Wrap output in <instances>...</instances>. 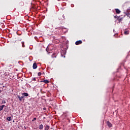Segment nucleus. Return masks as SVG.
<instances>
[{
    "mask_svg": "<svg viewBox=\"0 0 130 130\" xmlns=\"http://www.w3.org/2000/svg\"><path fill=\"white\" fill-rule=\"evenodd\" d=\"M83 43V42H82L81 40L77 41L75 42L76 45H80V44H82Z\"/></svg>",
    "mask_w": 130,
    "mask_h": 130,
    "instance_id": "f257e3e1",
    "label": "nucleus"
},
{
    "mask_svg": "<svg viewBox=\"0 0 130 130\" xmlns=\"http://www.w3.org/2000/svg\"><path fill=\"white\" fill-rule=\"evenodd\" d=\"M107 124L109 127H112V124L109 121H107Z\"/></svg>",
    "mask_w": 130,
    "mask_h": 130,
    "instance_id": "f03ea898",
    "label": "nucleus"
},
{
    "mask_svg": "<svg viewBox=\"0 0 130 130\" xmlns=\"http://www.w3.org/2000/svg\"><path fill=\"white\" fill-rule=\"evenodd\" d=\"M32 68L34 70L37 69V64L36 63V62L34 63Z\"/></svg>",
    "mask_w": 130,
    "mask_h": 130,
    "instance_id": "7ed1b4c3",
    "label": "nucleus"
},
{
    "mask_svg": "<svg viewBox=\"0 0 130 130\" xmlns=\"http://www.w3.org/2000/svg\"><path fill=\"white\" fill-rule=\"evenodd\" d=\"M22 96H25V97H28L29 96V94L27 92H23L22 93Z\"/></svg>",
    "mask_w": 130,
    "mask_h": 130,
    "instance_id": "20e7f679",
    "label": "nucleus"
},
{
    "mask_svg": "<svg viewBox=\"0 0 130 130\" xmlns=\"http://www.w3.org/2000/svg\"><path fill=\"white\" fill-rule=\"evenodd\" d=\"M41 83H45L46 84H48V83H49V81L47 80H44L43 81H41Z\"/></svg>",
    "mask_w": 130,
    "mask_h": 130,
    "instance_id": "39448f33",
    "label": "nucleus"
},
{
    "mask_svg": "<svg viewBox=\"0 0 130 130\" xmlns=\"http://www.w3.org/2000/svg\"><path fill=\"white\" fill-rule=\"evenodd\" d=\"M115 11H116V13L117 14H120V10H119V9H115Z\"/></svg>",
    "mask_w": 130,
    "mask_h": 130,
    "instance_id": "423d86ee",
    "label": "nucleus"
},
{
    "mask_svg": "<svg viewBox=\"0 0 130 130\" xmlns=\"http://www.w3.org/2000/svg\"><path fill=\"white\" fill-rule=\"evenodd\" d=\"M5 106H6L5 105H3L2 106H0V111H2V110H3V109H4V108Z\"/></svg>",
    "mask_w": 130,
    "mask_h": 130,
    "instance_id": "0eeeda50",
    "label": "nucleus"
},
{
    "mask_svg": "<svg viewBox=\"0 0 130 130\" xmlns=\"http://www.w3.org/2000/svg\"><path fill=\"white\" fill-rule=\"evenodd\" d=\"M39 129H43V124H41L39 126Z\"/></svg>",
    "mask_w": 130,
    "mask_h": 130,
    "instance_id": "6e6552de",
    "label": "nucleus"
},
{
    "mask_svg": "<svg viewBox=\"0 0 130 130\" xmlns=\"http://www.w3.org/2000/svg\"><path fill=\"white\" fill-rule=\"evenodd\" d=\"M129 34V32L128 30L125 31L124 32V34H125V35H128Z\"/></svg>",
    "mask_w": 130,
    "mask_h": 130,
    "instance_id": "1a4fd4ad",
    "label": "nucleus"
},
{
    "mask_svg": "<svg viewBox=\"0 0 130 130\" xmlns=\"http://www.w3.org/2000/svg\"><path fill=\"white\" fill-rule=\"evenodd\" d=\"M7 120H8V121H11V120H12V117H7Z\"/></svg>",
    "mask_w": 130,
    "mask_h": 130,
    "instance_id": "9d476101",
    "label": "nucleus"
},
{
    "mask_svg": "<svg viewBox=\"0 0 130 130\" xmlns=\"http://www.w3.org/2000/svg\"><path fill=\"white\" fill-rule=\"evenodd\" d=\"M52 58H54L55 57H56V55L55 54V53H53V54L52 55Z\"/></svg>",
    "mask_w": 130,
    "mask_h": 130,
    "instance_id": "9b49d317",
    "label": "nucleus"
},
{
    "mask_svg": "<svg viewBox=\"0 0 130 130\" xmlns=\"http://www.w3.org/2000/svg\"><path fill=\"white\" fill-rule=\"evenodd\" d=\"M17 98L19 99V101H22V99L20 95H17Z\"/></svg>",
    "mask_w": 130,
    "mask_h": 130,
    "instance_id": "f8f14e48",
    "label": "nucleus"
},
{
    "mask_svg": "<svg viewBox=\"0 0 130 130\" xmlns=\"http://www.w3.org/2000/svg\"><path fill=\"white\" fill-rule=\"evenodd\" d=\"M49 129V126L46 125L45 128V130H48Z\"/></svg>",
    "mask_w": 130,
    "mask_h": 130,
    "instance_id": "ddd939ff",
    "label": "nucleus"
},
{
    "mask_svg": "<svg viewBox=\"0 0 130 130\" xmlns=\"http://www.w3.org/2000/svg\"><path fill=\"white\" fill-rule=\"evenodd\" d=\"M126 16H127V17H129V18H130V14H129V13L127 12L126 14Z\"/></svg>",
    "mask_w": 130,
    "mask_h": 130,
    "instance_id": "4468645a",
    "label": "nucleus"
},
{
    "mask_svg": "<svg viewBox=\"0 0 130 130\" xmlns=\"http://www.w3.org/2000/svg\"><path fill=\"white\" fill-rule=\"evenodd\" d=\"M21 43L22 44V47H25V43L24 42H22Z\"/></svg>",
    "mask_w": 130,
    "mask_h": 130,
    "instance_id": "2eb2a0df",
    "label": "nucleus"
},
{
    "mask_svg": "<svg viewBox=\"0 0 130 130\" xmlns=\"http://www.w3.org/2000/svg\"><path fill=\"white\" fill-rule=\"evenodd\" d=\"M6 103L7 102H6V101L5 100L2 101V104H6Z\"/></svg>",
    "mask_w": 130,
    "mask_h": 130,
    "instance_id": "dca6fc26",
    "label": "nucleus"
},
{
    "mask_svg": "<svg viewBox=\"0 0 130 130\" xmlns=\"http://www.w3.org/2000/svg\"><path fill=\"white\" fill-rule=\"evenodd\" d=\"M41 75H42L41 72H39L38 74V76H39V77H40V76H41Z\"/></svg>",
    "mask_w": 130,
    "mask_h": 130,
    "instance_id": "f3484780",
    "label": "nucleus"
},
{
    "mask_svg": "<svg viewBox=\"0 0 130 130\" xmlns=\"http://www.w3.org/2000/svg\"><path fill=\"white\" fill-rule=\"evenodd\" d=\"M36 120V118H34L32 120H31V121H35Z\"/></svg>",
    "mask_w": 130,
    "mask_h": 130,
    "instance_id": "a211bd4d",
    "label": "nucleus"
},
{
    "mask_svg": "<svg viewBox=\"0 0 130 130\" xmlns=\"http://www.w3.org/2000/svg\"><path fill=\"white\" fill-rule=\"evenodd\" d=\"M119 22H121V21H122V19L120 18L118 19Z\"/></svg>",
    "mask_w": 130,
    "mask_h": 130,
    "instance_id": "6ab92c4d",
    "label": "nucleus"
},
{
    "mask_svg": "<svg viewBox=\"0 0 130 130\" xmlns=\"http://www.w3.org/2000/svg\"><path fill=\"white\" fill-rule=\"evenodd\" d=\"M62 17H63V19H66V17L64 16V14L62 15Z\"/></svg>",
    "mask_w": 130,
    "mask_h": 130,
    "instance_id": "aec40b11",
    "label": "nucleus"
},
{
    "mask_svg": "<svg viewBox=\"0 0 130 130\" xmlns=\"http://www.w3.org/2000/svg\"><path fill=\"white\" fill-rule=\"evenodd\" d=\"M46 51H47V52H48V48H47L46 49Z\"/></svg>",
    "mask_w": 130,
    "mask_h": 130,
    "instance_id": "412c9836",
    "label": "nucleus"
},
{
    "mask_svg": "<svg viewBox=\"0 0 130 130\" xmlns=\"http://www.w3.org/2000/svg\"><path fill=\"white\" fill-rule=\"evenodd\" d=\"M32 81H36V78H34Z\"/></svg>",
    "mask_w": 130,
    "mask_h": 130,
    "instance_id": "4be33fe9",
    "label": "nucleus"
},
{
    "mask_svg": "<svg viewBox=\"0 0 130 130\" xmlns=\"http://www.w3.org/2000/svg\"><path fill=\"white\" fill-rule=\"evenodd\" d=\"M43 110H46V108H43Z\"/></svg>",
    "mask_w": 130,
    "mask_h": 130,
    "instance_id": "5701e85b",
    "label": "nucleus"
},
{
    "mask_svg": "<svg viewBox=\"0 0 130 130\" xmlns=\"http://www.w3.org/2000/svg\"><path fill=\"white\" fill-rule=\"evenodd\" d=\"M20 98L22 99H23V98H24V96H20Z\"/></svg>",
    "mask_w": 130,
    "mask_h": 130,
    "instance_id": "b1692460",
    "label": "nucleus"
},
{
    "mask_svg": "<svg viewBox=\"0 0 130 130\" xmlns=\"http://www.w3.org/2000/svg\"><path fill=\"white\" fill-rule=\"evenodd\" d=\"M114 18H115L116 19V18H117V16H115Z\"/></svg>",
    "mask_w": 130,
    "mask_h": 130,
    "instance_id": "393cba45",
    "label": "nucleus"
},
{
    "mask_svg": "<svg viewBox=\"0 0 130 130\" xmlns=\"http://www.w3.org/2000/svg\"><path fill=\"white\" fill-rule=\"evenodd\" d=\"M0 93H2V90L0 89Z\"/></svg>",
    "mask_w": 130,
    "mask_h": 130,
    "instance_id": "a878e982",
    "label": "nucleus"
},
{
    "mask_svg": "<svg viewBox=\"0 0 130 130\" xmlns=\"http://www.w3.org/2000/svg\"><path fill=\"white\" fill-rule=\"evenodd\" d=\"M61 55H62V53H61Z\"/></svg>",
    "mask_w": 130,
    "mask_h": 130,
    "instance_id": "bb28decb",
    "label": "nucleus"
},
{
    "mask_svg": "<svg viewBox=\"0 0 130 130\" xmlns=\"http://www.w3.org/2000/svg\"><path fill=\"white\" fill-rule=\"evenodd\" d=\"M3 88H5V86H3Z\"/></svg>",
    "mask_w": 130,
    "mask_h": 130,
    "instance_id": "cd10ccee",
    "label": "nucleus"
}]
</instances>
